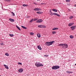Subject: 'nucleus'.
I'll return each instance as SVG.
<instances>
[{"label": "nucleus", "mask_w": 76, "mask_h": 76, "mask_svg": "<svg viewBox=\"0 0 76 76\" xmlns=\"http://www.w3.org/2000/svg\"><path fill=\"white\" fill-rule=\"evenodd\" d=\"M47 56H48V55H45L44 56V57H47Z\"/></svg>", "instance_id": "36"}, {"label": "nucleus", "mask_w": 76, "mask_h": 76, "mask_svg": "<svg viewBox=\"0 0 76 76\" xmlns=\"http://www.w3.org/2000/svg\"><path fill=\"white\" fill-rule=\"evenodd\" d=\"M5 55L6 56H9V54H8L7 53H5Z\"/></svg>", "instance_id": "25"}, {"label": "nucleus", "mask_w": 76, "mask_h": 76, "mask_svg": "<svg viewBox=\"0 0 76 76\" xmlns=\"http://www.w3.org/2000/svg\"><path fill=\"white\" fill-rule=\"evenodd\" d=\"M75 66H76V64H75Z\"/></svg>", "instance_id": "45"}, {"label": "nucleus", "mask_w": 76, "mask_h": 76, "mask_svg": "<svg viewBox=\"0 0 76 76\" xmlns=\"http://www.w3.org/2000/svg\"><path fill=\"white\" fill-rule=\"evenodd\" d=\"M68 10H69V11H70V10L69 9H68Z\"/></svg>", "instance_id": "44"}, {"label": "nucleus", "mask_w": 76, "mask_h": 76, "mask_svg": "<svg viewBox=\"0 0 76 76\" xmlns=\"http://www.w3.org/2000/svg\"><path fill=\"white\" fill-rule=\"evenodd\" d=\"M38 27H39V28H42V25L38 26Z\"/></svg>", "instance_id": "22"}, {"label": "nucleus", "mask_w": 76, "mask_h": 76, "mask_svg": "<svg viewBox=\"0 0 76 76\" xmlns=\"http://www.w3.org/2000/svg\"><path fill=\"white\" fill-rule=\"evenodd\" d=\"M30 34L31 35H34V33H31Z\"/></svg>", "instance_id": "32"}, {"label": "nucleus", "mask_w": 76, "mask_h": 76, "mask_svg": "<svg viewBox=\"0 0 76 76\" xmlns=\"http://www.w3.org/2000/svg\"><path fill=\"white\" fill-rule=\"evenodd\" d=\"M42 21H43V20H42V19H39V20H37V21L36 22H37V23H41L42 22Z\"/></svg>", "instance_id": "5"}, {"label": "nucleus", "mask_w": 76, "mask_h": 76, "mask_svg": "<svg viewBox=\"0 0 76 76\" xmlns=\"http://www.w3.org/2000/svg\"><path fill=\"white\" fill-rule=\"evenodd\" d=\"M38 20V18L34 19V21H35L36 20Z\"/></svg>", "instance_id": "29"}, {"label": "nucleus", "mask_w": 76, "mask_h": 76, "mask_svg": "<svg viewBox=\"0 0 76 76\" xmlns=\"http://www.w3.org/2000/svg\"><path fill=\"white\" fill-rule=\"evenodd\" d=\"M54 15H55L56 16H57L60 17V15L57 14L56 13H54L53 14Z\"/></svg>", "instance_id": "10"}, {"label": "nucleus", "mask_w": 76, "mask_h": 76, "mask_svg": "<svg viewBox=\"0 0 76 76\" xmlns=\"http://www.w3.org/2000/svg\"><path fill=\"white\" fill-rule=\"evenodd\" d=\"M1 45H4V44L3 43H1Z\"/></svg>", "instance_id": "38"}, {"label": "nucleus", "mask_w": 76, "mask_h": 76, "mask_svg": "<svg viewBox=\"0 0 76 76\" xmlns=\"http://www.w3.org/2000/svg\"><path fill=\"white\" fill-rule=\"evenodd\" d=\"M21 27H22V28H23V29H27L26 27L23 26H22Z\"/></svg>", "instance_id": "18"}, {"label": "nucleus", "mask_w": 76, "mask_h": 76, "mask_svg": "<svg viewBox=\"0 0 76 76\" xmlns=\"http://www.w3.org/2000/svg\"><path fill=\"white\" fill-rule=\"evenodd\" d=\"M34 4H35V5H37V4H36L35 3H34Z\"/></svg>", "instance_id": "37"}, {"label": "nucleus", "mask_w": 76, "mask_h": 76, "mask_svg": "<svg viewBox=\"0 0 76 76\" xmlns=\"http://www.w3.org/2000/svg\"><path fill=\"white\" fill-rule=\"evenodd\" d=\"M10 36V37H13V36H14V35H13V34H9Z\"/></svg>", "instance_id": "27"}, {"label": "nucleus", "mask_w": 76, "mask_h": 76, "mask_svg": "<svg viewBox=\"0 0 76 76\" xmlns=\"http://www.w3.org/2000/svg\"><path fill=\"white\" fill-rule=\"evenodd\" d=\"M76 26H72L70 27V28L72 29V31H73L74 29H76Z\"/></svg>", "instance_id": "6"}, {"label": "nucleus", "mask_w": 76, "mask_h": 76, "mask_svg": "<svg viewBox=\"0 0 76 76\" xmlns=\"http://www.w3.org/2000/svg\"><path fill=\"white\" fill-rule=\"evenodd\" d=\"M37 13L38 14H41H41H42V13H43V12H40V11H38L37 12Z\"/></svg>", "instance_id": "9"}, {"label": "nucleus", "mask_w": 76, "mask_h": 76, "mask_svg": "<svg viewBox=\"0 0 76 76\" xmlns=\"http://www.w3.org/2000/svg\"><path fill=\"white\" fill-rule=\"evenodd\" d=\"M50 13H52L51 12V10L50 11Z\"/></svg>", "instance_id": "43"}, {"label": "nucleus", "mask_w": 76, "mask_h": 76, "mask_svg": "<svg viewBox=\"0 0 76 76\" xmlns=\"http://www.w3.org/2000/svg\"><path fill=\"white\" fill-rule=\"evenodd\" d=\"M44 4V3H41V4Z\"/></svg>", "instance_id": "39"}, {"label": "nucleus", "mask_w": 76, "mask_h": 76, "mask_svg": "<svg viewBox=\"0 0 76 76\" xmlns=\"http://www.w3.org/2000/svg\"><path fill=\"white\" fill-rule=\"evenodd\" d=\"M74 6L76 7V4Z\"/></svg>", "instance_id": "42"}, {"label": "nucleus", "mask_w": 76, "mask_h": 76, "mask_svg": "<svg viewBox=\"0 0 76 76\" xmlns=\"http://www.w3.org/2000/svg\"><path fill=\"white\" fill-rule=\"evenodd\" d=\"M75 37H76V34L75 35Z\"/></svg>", "instance_id": "46"}, {"label": "nucleus", "mask_w": 76, "mask_h": 76, "mask_svg": "<svg viewBox=\"0 0 76 76\" xmlns=\"http://www.w3.org/2000/svg\"><path fill=\"white\" fill-rule=\"evenodd\" d=\"M37 48L38 49L40 50H42V48H41V46H40V45L38 46Z\"/></svg>", "instance_id": "13"}, {"label": "nucleus", "mask_w": 76, "mask_h": 76, "mask_svg": "<svg viewBox=\"0 0 76 76\" xmlns=\"http://www.w3.org/2000/svg\"><path fill=\"white\" fill-rule=\"evenodd\" d=\"M37 36L38 37V38H40L41 37V35L39 33H38L37 34Z\"/></svg>", "instance_id": "15"}, {"label": "nucleus", "mask_w": 76, "mask_h": 76, "mask_svg": "<svg viewBox=\"0 0 76 76\" xmlns=\"http://www.w3.org/2000/svg\"><path fill=\"white\" fill-rule=\"evenodd\" d=\"M11 13L12 14V16H15V13H13V12H12Z\"/></svg>", "instance_id": "21"}, {"label": "nucleus", "mask_w": 76, "mask_h": 76, "mask_svg": "<svg viewBox=\"0 0 76 76\" xmlns=\"http://www.w3.org/2000/svg\"><path fill=\"white\" fill-rule=\"evenodd\" d=\"M74 24V23H70L69 24L68 26H71L73 25Z\"/></svg>", "instance_id": "14"}, {"label": "nucleus", "mask_w": 76, "mask_h": 76, "mask_svg": "<svg viewBox=\"0 0 76 76\" xmlns=\"http://www.w3.org/2000/svg\"><path fill=\"white\" fill-rule=\"evenodd\" d=\"M58 29V28H54L52 29V30H57Z\"/></svg>", "instance_id": "16"}, {"label": "nucleus", "mask_w": 76, "mask_h": 76, "mask_svg": "<svg viewBox=\"0 0 76 76\" xmlns=\"http://www.w3.org/2000/svg\"><path fill=\"white\" fill-rule=\"evenodd\" d=\"M16 27L18 29V30H19V31H20V28H19V27L18 26H16Z\"/></svg>", "instance_id": "19"}, {"label": "nucleus", "mask_w": 76, "mask_h": 76, "mask_svg": "<svg viewBox=\"0 0 76 76\" xmlns=\"http://www.w3.org/2000/svg\"><path fill=\"white\" fill-rule=\"evenodd\" d=\"M50 15H51V16H53V15H54V14H53V13L51 12V14H50Z\"/></svg>", "instance_id": "33"}, {"label": "nucleus", "mask_w": 76, "mask_h": 76, "mask_svg": "<svg viewBox=\"0 0 76 76\" xmlns=\"http://www.w3.org/2000/svg\"><path fill=\"white\" fill-rule=\"evenodd\" d=\"M40 10H41V9L38 8H34V10H35V11H39Z\"/></svg>", "instance_id": "7"}, {"label": "nucleus", "mask_w": 76, "mask_h": 76, "mask_svg": "<svg viewBox=\"0 0 76 76\" xmlns=\"http://www.w3.org/2000/svg\"><path fill=\"white\" fill-rule=\"evenodd\" d=\"M70 38H71V39H73V38H74V37L72 35H71L70 36Z\"/></svg>", "instance_id": "20"}, {"label": "nucleus", "mask_w": 76, "mask_h": 76, "mask_svg": "<svg viewBox=\"0 0 76 76\" xmlns=\"http://www.w3.org/2000/svg\"><path fill=\"white\" fill-rule=\"evenodd\" d=\"M18 64H20V65H22V63H18Z\"/></svg>", "instance_id": "34"}, {"label": "nucleus", "mask_w": 76, "mask_h": 76, "mask_svg": "<svg viewBox=\"0 0 76 76\" xmlns=\"http://www.w3.org/2000/svg\"><path fill=\"white\" fill-rule=\"evenodd\" d=\"M9 20L10 21V22H15V20L13 19L10 18L9 19Z\"/></svg>", "instance_id": "8"}, {"label": "nucleus", "mask_w": 76, "mask_h": 76, "mask_svg": "<svg viewBox=\"0 0 76 76\" xmlns=\"http://www.w3.org/2000/svg\"><path fill=\"white\" fill-rule=\"evenodd\" d=\"M54 41H53L51 42H45V45L47 46H50V45H51L53 44L54 43Z\"/></svg>", "instance_id": "1"}, {"label": "nucleus", "mask_w": 76, "mask_h": 76, "mask_svg": "<svg viewBox=\"0 0 76 76\" xmlns=\"http://www.w3.org/2000/svg\"><path fill=\"white\" fill-rule=\"evenodd\" d=\"M46 28V27L44 25H42V28Z\"/></svg>", "instance_id": "30"}, {"label": "nucleus", "mask_w": 76, "mask_h": 76, "mask_svg": "<svg viewBox=\"0 0 76 76\" xmlns=\"http://www.w3.org/2000/svg\"><path fill=\"white\" fill-rule=\"evenodd\" d=\"M68 5H69V6H70L71 4H69Z\"/></svg>", "instance_id": "41"}, {"label": "nucleus", "mask_w": 76, "mask_h": 76, "mask_svg": "<svg viewBox=\"0 0 76 76\" xmlns=\"http://www.w3.org/2000/svg\"><path fill=\"white\" fill-rule=\"evenodd\" d=\"M35 65L37 67H42L43 66V64H40V62H39L38 63L37 62L35 64Z\"/></svg>", "instance_id": "2"}, {"label": "nucleus", "mask_w": 76, "mask_h": 76, "mask_svg": "<svg viewBox=\"0 0 76 76\" xmlns=\"http://www.w3.org/2000/svg\"><path fill=\"white\" fill-rule=\"evenodd\" d=\"M23 6H24V7H26V6H28V5L24 4L23 5Z\"/></svg>", "instance_id": "23"}, {"label": "nucleus", "mask_w": 76, "mask_h": 76, "mask_svg": "<svg viewBox=\"0 0 76 76\" xmlns=\"http://www.w3.org/2000/svg\"><path fill=\"white\" fill-rule=\"evenodd\" d=\"M33 20H34V19H31L30 20V21L29 22H32V21H33Z\"/></svg>", "instance_id": "31"}, {"label": "nucleus", "mask_w": 76, "mask_h": 76, "mask_svg": "<svg viewBox=\"0 0 76 76\" xmlns=\"http://www.w3.org/2000/svg\"><path fill=\"white\" fill-rule=\"evenodd\" d=\"M4 66L6 69H9V67H8V66H7L5 64H4Z\"/></svg>", "instance_id": "11"}, {"label": "nucleus", "mask_w": 76, "mask_h": 76, "mask_svg": "<svg viewBox=\"0 0 76 76\" xmlns=\"http://www.w3.org/2000/svg\"><path fill=\"white\" fill-rule=\"evenodd\" d=\"M56 32L55 31H53L52 32V33L53 34H56Z\"/></svg>", "instance_id": "24"}, {"label": "nucleus", "mask_w": 76, "mask_h": 76, "mask_svg": "<svg viewBox=\"0 0 76 76\" xmlns=\"http://www.w3.org/2000/svg\"><path fill=\"white\" fill-rule=\"evenodd\" d=\"M66 2H70V0H66Z\"/></svg>", "instance_id": "28"}, {"label": "nucleus", "mask_w": 76, "mask_h": 76, "mask_svg": "<svg viewBox=\"0 0 76 76\" xmlns=\"http://www.w3.org/2000/svg\"><path fill=\"white\" fill-rule=\"evenodd\" d=\"M52 10L53 12H57V10L55 9H52Z\"/></svg>", "instance_id": "17"}, {"label": "nucleus", "mask_w": 76, "mask_h": 76, "mask_svg": "<svg viewBox=\"0 0 76 76\" xmlns=\"http://www.w3.org/2000/svg\"><path fill=\"white\" fill-rule=\"evenodd\" d=\"M66 72L68 73H70V72L69 71H67Z\"/></svg>", "instance_id": "35"}, {"label": "nucleus", "mask_w": 76, "mask_h": 76, "mask_svg": "<svg viewBox=\"0 0 76 76\" xmlns=\"http://www.w3.org/2000/svg\"><path fill=\"white\" fill-rule=\"evenodd\" d=\"M59 45V46H61V47H63V48H64V46H65L66 48H67L68 47V45L67 44H60L59 45Z\"/></svg>", "instance_id": "4"}, {"label": "nucleus", "mask_w": 76, "mask_h": 76, "mask_svg": "<svg viewBox=\"0 0 76 76\" xmlns=\"http://www.w3.org/2000/svg\"><path fill=\"white\" fill-rule=\"evenodd\" d=\"M73 73V72H70V73Z\"/></svg>", "instance_id": "40"}, {"label": "nucleus", "mask_w": 76, "mask_h": 76, "mask_svg": "<svg viewBox=\"0 0 76 76\" xmlns=\"http://www.w3.org/2000/svg\"><path fill=\"white\" fill-rule=\"evenodd\" d=\"M18 72L21 73L22 72H23V69H20L18 70Z\"/></svg>", "instance_id": "12"}, {"label": "nucleus", "mask_w": 76, "mask_h": 76, "mask_svg": "<svg viewBox=\"0 0 76 76\" xmlns=\"http://www.w3.org/2000/svg\"><path fill=\"white\" fill-rule=\"evenodd\" d=\"M59 68H60V66H53L52 67V69L53 70H57V69H58Z\"/></svg>", "instance_id": "3"}, {"label": "nucleus", "mask_w": 76, "mask_h": 76, "mask_svg": "<svg viewBox=\"0 0 76 76\" xmlns=\"http://www.w3.org/2000/svg\"><path fill=\"white\" fill-rule=\"evenodd\" d=\"M73 18V16H71L70 17H69V19H72V18Z\"/></svg>", "instance_id": "26"}, {"label": "nucleus", "mask_w": 76, "mask_h": 76, "mask_svg": "<svg viewBox=\"0 0 76 76\" xmlns=\"http://www.w3.org/2000/svg\"><path fill=\"white\" fill-rule=\"evenodd\" d=\"M0 76H1V75H0Z\"/></svg>", "instance_id": "47"}]
</instances>
